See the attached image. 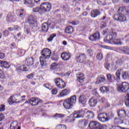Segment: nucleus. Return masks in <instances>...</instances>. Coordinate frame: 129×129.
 Listing matches in <instances>:
<instances>
[{"mask_svg": "<svg viewBox=\"0 0 129 129\" xmlns=\"http://www.w3.org/2000/svg\"><path fill=\"white\" fill-rule=\"evenodd\" d=\"M37 26V18H32L31 17H29L28 22L25 23V28L24 32L26 34L29 35V34H31V31L34 27Z\"/></svg>", "mask_w": 129, "mask_h": 129, "instance_id": "obj_1", "label": "nucleus"}, {"mask_svg": "<svg viewBox=\"0 0 129 129\" xmlns=\"http://www.w3.org/2000/svg\"><path fill=\"white\" fill-rule=\"evenodd\" d=\"M50 57H51V50L49 48L43 49L41 52V56L39 57L41 67L47 65L46 59H49Z\"/></svg>", "mask_w": 129, "mask_h": 129, "instance_id": "obj_2", "label": "nucleus"}, {"mask_svg": "<svg viewBox=\"0 0 129 129\" xmlns=\"http://www.w3.org/2000/svg\"><path fill=\"white\" fill-rule=\"evenodd\" d=\"M116 36H117V34L115 32V30L112 29L110 31V34L108 35L104 39V42H109L111 41L115 44L116 45H121V41L120 39H116Z\"/></svg>", "mask_w": 129, "mask_h": 129, "instance_id": "obj_3", "label": "nucleus"}, {"mask_svg": "<svg viewBox=\"0 0 129 129\" xmlns=\"http://www.w3.org/2000/svg\"><path fill=\"white\" fill-rule=\"evenodd\" d=\"M26 65L21 66L16 69L18 72L20 71H28L30 69V66H32L34 64V58L29 57L26 58L25 60Z\"/></svg>", "mask_w": 129, "mask_h": 129, "instance_id": "obj_4", "label": "nucleus"}, {"mask_svg": "<svg viewBox=\"0 0 129 129\" xmlns=\"http://www.w3.org/2000/svg\"><path fill=\"white\" fill-rule=\"evenodd\" d=\"M77 98L76 95H73L70 98L64 100L63 102V106L66 109H71V108L76 103Z\"/></svg>", "mask_w": 129, "mask_h": 129, "instance_id": "obj_5", "label": "nucleus"}, {"mask_svg": "<svg viewBox=\"0 0 129 129\" xmlns=\"http://www.w3.org/2000/svg\"><path fill=\"white\" fill-rule=\"evenodd\" d=\"M113 18L115 21L118 22H125L126 21V17L124 14H122V8L121 7L119 8L118 14L114 15Z\"/></svg>", "mask_w": 129, "mask_h": 129, "instance_id": "obj_6", "label": "nucleus"}, {"mask_svg": "<svg viewBox=\"0 0 129 129\" xmlns=\"http://www.w3.org/2000/svg\"><path fill=\"white\" fill-rule=\"evenodd\" d=\"M113 117V113L109 112L108 114L105 113H101L98 115V118L100 121L105 122L108 121L109 119Z\"/></svg>", "mask_w": 129, "mask_h": 129, "instance_id": "obj_7", "label": "nucleus"}, {"mask_svg": "<svg viewBox=\"0 0 129 129\" xmlns=\"http://www.w3.org/2000/svg\"><path fill=\"white\" fill-rule=\"evenodd\" d=\"M129 89V84L127 82H122L117 86V90L118 92L125 93Z\"/></svg>", "mask_w": 129, "mask_h": 129, "instance_id": "obj_8", "label": "nucleus"}, {"mask_svg": "<svg viewBox=\"0 0 129 129\" xmlns=\"http://www.w3.org/2000/svg\"><path fill=\"white\" fill-rule=\"evenodd\" d=\"M54 83L56 85L57 87L62 89L63 88H65L66 87V84L65 82L63 81L60 78H56L54 80Z\"/></svg>", "mask_w": 129, "mask_h": 129, "instance_id": "obj_9", "label": "nucleus"}, {"mask_svg": "<svg viewBox=\"0 0 129 129\" xmlns=\"http://www.w3.org/2000/svg\"><path fill=\"white\" fill-rule=\"evenodd\" d=\"M51 8H52L51 3L47 2L42 3L40 6V9L42 12H50Z\"/></svg>", "mask_w": 129, "mask_h": 129, "instance_id": "obj_10", "label": "nucleus"}, {"mask_svg": "<svg viewBox=\"0 0 129 129\" xmlns=\"http://www.w3.org/2000/svg\"><path fill=\"white\" fill-rule=\"evenodd\" d=\"M29 103L31 104V105H38V104H40V103H43V101L38 98H32L29 99Z\"/></svg>", "mask_w": 129, "mask_h": 129, "instance_id": "obj_11", "label": "nucleus"}, {"mask_svg": "<svg viewBox=\"0 0 129 129\" xmlns=\"http://www.w3.org/2000/svg\"><path fill=\"white\" fill-rule=\"evenodd\" d=\"M85 111L84 110H80L77 112H75L73 114L74 118H79L80 117H83L84 116V114Z\"/></svg>", "mask_w": 129, "mask_h": 129, "instance_id": "obj_12", "label": "nucleus"}, {"mask_svg": "<svg viewBox=\"0 0 129 129\" xmlns=\"http://www.w3.org/2000/svg\"><path fill=\"white\" fill-rule=\"evenodd\" d=\"M51 25H53V23H50L48 25L47 23H44L42 25L41 31L42 32H44V33H46L48 32V30H49V27Z\"/></svg>", "mask_w": 129, "mask_h": 129, "instance_id": "obj_13", "label": "nucleus"}, {"mask_svg": "<svg viewBox=\"0 0 129 129\" xmlns=\"http://www.w3.org/2000/svg\"><path fill=\"white\" fill-rule=\"evenodd\" d=\"M117 113L118 116L121 120H122V119L125 117V115H126V112H125V110L123 109L119 110Z\"/></svg>", "mask_w": 129, "mask_h": 129, "instance_id": "obj_14", "label": "nucleus"}, {"mask_svg": "<svg viewBox=\"0 0 129 129\" xmlns=\"http://www.w3.org/2000/svg\"><path fill=\"white\" fill-rule=\"evenodd\" d=\"M77 61L78 62H80V63H83V62L85 61V59H86V57L85 56V54L84 53H82L80 54L78 56L76 57Z\"/></svg>", "mask_w": 129, "mask_h": 129, "instance_id": "obj_15", "label": "nucleus"}, {"mask_svg": "<svg viewBox=\"0 0 129 129\" xmlns=\"http://www.w3.org/2000/svg\"><path fill=\"white\" fill-rule=\"evenodd\" d=\"M61 57L62 60L64 61H67L71 58V54L70 53H66V52H62L61 54Z\"/></svg>", "mask_w": 129, "mask_h": 129, "instance_id": "obj_16", "label": "nucleus"}, {"mask_svg": "<svg viewBox=\"0 0 129 129\" xmlns=\"http://www.w3.org/2000/svg\"><path fill=\"white\" fill-rule=\"evenodd\" d=\"M97 103V99H94V98L92 97L89 100V104L91 107H94Z\"/></svg>", "mask_w": 129, "mask_h": 129, "instance_id": "obj_17", "label": "nucleus"}, {"mask_svg": "<svg viewBox=\"0 0 129 129\" xmlns=\"http://www.w3.org/2000/svg\"><path fill=\"white\" fill-rule=\"evenodd\" d=\"M89 127L90 129H97V122L93 121L89 124Z\"/></svg>", "mask_w": 129, "mask_h": 129, "instance_id": "obj_18", "label": "nucleus"}, {"mask_svg": "<svg viewBox=\"0 0 129 129\" xmlns=\"http://www.w3.org/2000/svg\"><path fill=\"white\" fill-rule=\"evenodd\" d=\"M87 101V99H86V96L85 95H81L79 97V102L82 104H85Z\"/></svg>", "mask_w": 129, "mask_h": 129, "instance_id": "obj_19", "label": "nucleus"}, {"mask_svg": "<svg viewBox=\"0 0 129 129\" xmlns=\"http://www.w3.org/2000/svg\"><path fill=\"white\" fill-rule=\"evenodd\" d=\"M120 51L122 52L124 54L126 55H129V47L128 46H123L120 49Z\"/></svg>", "mask_w": 129, "mask_h": 129, "instance_id": "obj_20", "label": "nucleus"}, {"mask_svg": "<svg viewBox=\"0 0 129 129\" xmlns=\"http://www.w3.org/2000/svg\"><path fill=\"white\" fill-rule=\"evenodd\" d=\"M86 116V117H88V118H93V116H94V113L93 112L88 111L87 112L84 113V116Z\"/></svg>", "mask_w": 129, "mask_h": 129, "instance_id": "obj_21", "label": "nucleus"}, {"mask_svg": "<svg viewBox=\"0 0 129 129\" xmlns=\"http://www.w3.org/2000/svg\"><path fill=\"white\" fill-rule=\"evenodd\" d=\"M69 93H70V90L67 89H64L60 93L59 95L61 97L66 96V95H68Z\"/></svg>", "mask_w": 129, "mask_h": 129, "instance_id": "obj_22", "label": "nucleus"}, {"mask_svg": "<svg viewBox=\"0 0 129 129\" xmlns=\"http://www.w3.org/2000/svg\"><path fill=\"white\" fill-rule=\"evenodd\" d=\"M122 71V70H121V69H118V70H117V71L115 73V75L117 78V82H119L120 81V74L121 73Z\"/></svg>", "mask_w": 129, "mask_h": 129, "instance_id": "obj_23", "label": "nucleus"}, {"mask_svg": "<svg viewBox=\"0 0 129 129\" xmlns=\"http://www.w3.org/2000/svg\"><path fill=\"white\" fill-rule=\"evenodd\" d=\"M125 58H126L125 56H122L120 59L116 61V63L119 66L122 65L124 63V61H125Z\"/></svg>", "mask_w": 129, "mask_h": 129, "instance_id": "obj_24", "label": "nucleus"}, {"mask_svg": "<svg viewBox=\"0 0 129 129\" xmlns=\"http://www.w3.org/2000/svg\"><path fill=\"white\" fill-rule=\"evenodd\" d=\"M77 81L78 82H82V81L84 80V75L82 74H79L77 75Z\"/></svg>", "mask_w": 129, "mask_h": 129, "instance_id": "obj_25", "label": "nucleus"}, {"mask_svg": "<svg viewBox=\"0 0 129 129\" xmlns=\"http://www.w3.org/2000/svg\"><path fill=\"white\" fill-rule=\"evenodd\" d=\"M122 78L125 80L126 79H129V72H123L122 73Z\"/></svg>", "mask_w": 129, "mask_h": 129, "instance_id": "obj_26", "label": "nucleus"}, {"mask_svg": "<svg viewBox=\"0 0 129 129\" xmlns=\"http://www.w3.org/2000/svg\"><path fill=\"white\" fill-rule=\"evenodd\" d=\"M98 80L99 83H103L106 80L105 77L104 75H101L98 77Z\"/></svg>", "mask_w": 129, "mask_h": 129, "instance_id": "obj_27", "label": "nucleus"}, {"mask_svg": "<svg viewBox=\"0 0 129 129\" xmlns=\"http://www.w3.org/2000/svg\"><path fill=\"white\" fill-rule=\"evenodd\" d=\"M65 32L67 34H72V33H73V27L71 26H69L66 28Z\"/></svg>", "mask_w": 129, "mask_h": 129, "instance_id": "obj_28", "label": "nucleus"}, {"mask_svg": "<svg viewBox=\"0 0 129 129\" xmlns=\"http://www.w3.org/2000/svg\"><path fill=\"white\" fill-rule=\"evenodd\" d=\"M16 101L17 99H16V97H15V96H14L10 97V99L8 100L9 104H13V103H16Z\"/></svg>", "mask_w": 129, "mask_h": 129, "instance_id": "obj_29", "label": "nucleus"}, {"mask_svg": "<svg viewBox=\"0 0 129 129\" xmlns=\"http://www.w3.org/2000/svg\"><path fill=\"white\" fill-rule=\"evenodd\" d=\"M89 39L90 41H96L97 40V34L95 33L93 35H91Z\"/></svg>", "mask_w": 129, "mask_h": 129, "instance_id": "obj_30", "label": "nucleus"}, {"mask_svg": "<svg viewBox=\"0 0 129 129\" xmlns=\"http://www.w3.org/2000/svg\"><path fill=\"white\" fill-rule=\"evenodd\" d=\"M53 117H54V118H63V117H65V114L56 113L53 116Z\"/></svg>", "mask_w": 129, "mask_h": 129, "instance_id": "obj_31", "label": "nucleus"}, {"mask_svg": "<svg viewBox=\"0 0 129 129\" xmlns=\"http://www.w3.org/2000/svg\"><path fill=\"white\" fill-rule=\"evenodd\" d=\"M100 90L101 92H109V87H102L100 88Z\"/></svg>", "mask_w": 129, "mask_h": 129, "instance_id": "obj_32", "label": "nucleus"}, {"mask_svg": "<svg viewBox=\"0 0 129 129\" xmlns=\"http://www.w3.org/2000/svg\"><path fill=\"white\" fill-rule=\"evenodd\" d=\"M79 124L81 125H83V126H87V124H88V121L86 120H82L80 121Z\"/></svg>", "mask_w": 129, "mask_h": 129, "instance_id": "obj_33", "label": "nucleus"}, {"mask_svg": "<svg viewBox=\"0 0 129 129\" xmlns=\"http://www.w3.org/2000/svg\"><path fill=\"white\" fill-rule=\"evenodd\" d=\"M17 126H18V122L16 121H13L11 123L10 125L11 129H16L17 128Z\"/></svg>", "mask_w": 129, "mask_h": 129, "instance_id": "obj_34", "label": "nucleus"}, {"mask_svg": "<svg viewBox=\"0 0 129 129\" xmlns=\"http://www.w3.org/2000/svg\"><path fill=\"white\" fill-rule=\"evenodd\" d=\"M1 67H4V68L9 67V63L6 61H1Z\"/></svg>", "mask_w": 129, "mask_h": 129, "instance_id": "obj_35", "label": "nucleus"}, {"mask_svg": "<svg viewBox=\"0 0 129 129\" xmlns=\"http://www.w3.org/2000/svg\"><path fill=\"white\" fill-rule=\"evenodd\" d=\"M124 102L126 106H129V94H127L125 97Z\"/></svg>", "mask_w": 129, "mask_h": 129, "instance_id": "obj_36", "label": "nucleus"}, {"mask_svg": "<svg viewBox=\"0 0 129 129\" xmlns=\"http://www.w3.org/2000/svg\"><path fill=\"white\" fill-rule=\"evenodd\" d=\"M24 4L26 6H32L33 0H24Z\"/></svg>", "mask_w": 129, "mask_h": 129, "instance_id": "obj_37", "label": "nucleus"}, {"mask_svg": "<svg viewBox=\"0 0 129 129\" xmlns=\"http://www.w3.org/2000/svg\"><path fill=\"white\" fill-rule=\"evenodd\" d=\"M91 16L92 18L97 17V10L92 11L91 12Z\"/></svg>", "mask_w": 129, "mask_h": 129, "instance_id": "obj_38", "label": "nucleus"}, {"mask_svg": "<svg viewBox=\"0 0 129 129\" xmlns=\"http://www.w3.org/2000/svg\"><path fill=\"white\" fill-rule=\"evenodd\" d=\"M55 37H56V34H50L49 38L47 39L48 42H52Z\"/></svg>", "mask_w": 129, "mask_h": 129, "instance_id": "obj_39", "label": "nucleus"}, {"mask_svg": "<svg viewBox=\"0 0 129 129\" xmlns=\"http://www.w3.org/2000/svg\"><path fill=\"white\" fill-rule=\"evenodd\" d=\"M107 78L109 82H112V76H111V74H107Z\"/></svg>", "mask_w": 129, "mask_h": 129, "instance_id": "obj_40", "label": "nucleus"}, {"mask_svg": "<svg viewBox=\"0 0 129 129\" xmlns=\"http://www.w3.org/2000/svg\"><path fill=\"white\" fill-rule=\"evenodd\" d=\"M32 11L33 13H39V11H41V7H35L33 8Z\"/></svg>", "mask_w": 129, "mask_h": 129, "instance_id": "obj_41", "label": "nucleus"}, {"mask_svg": "<svg viewBox=\"0 0 129 129\" xmlns=\"http://www.w3.org/2000/svg\"><path fill=\"white\" fill-rule=\"evenodd\" d=\"M58 129H66V126L63 124H58L56 126Z\"/></svg>", "mask_w": 129, "mask_h": 129, "instance_id": "obj_42", "label": "nucleus"}, {"mask_svg": "<svg viewBox=\"0 0 129 129\" xmlns=\"http://www.w3.org/2000/svg\"><path fill=\"white\" fill-rule=\"evenodd\" d=\"M24 10L20 9L19 10L20 13L18 14V16L20 18H23V16H24Z\"/></svg>", "mask_w": 129, "mask_h": 129, "instance_id": "obj_43", "label": "nucleus"}, {"mask_svg": "<svg viewBox=\"0 0 129 129\" xmlns=\"http://www.w3.org/2000/svg\"><path fill=\"white\" fill-rule=\"evenodd\" d=\"M57 63L54 62L51 65V67L50 69H52L53 70H55V69H56L57 68Z\"/></svg>", "mask_w": 129, "mask_h": 129, "instance_id": "obj_44", "label": "nucleus"}, {"mask_svg": "<svg viewBox=\"0 0 129 129\" xmlns=\"http://www.w3.org/2000/svg\"><path fill=\"white\" fill-rule=\"evenodd\" d=\"M7 20L9 22H12L14 20V16L13 15H8L7 16Z\"/></svg>", "mask_w": 129, "mask_h": 129, "instance_id": "obj_45", "label": "nucleus"}, {"mask_svg": "<svg viewBox=\"0 0 129 129\" xmlns=\"http://www.w3.org/2000/svg\"><path fill=\"white\" fill-rule=\"evenodd\" d=\"M102 58H103V55H102V54L100 53H98L97 54L98 60H102Z\"/></svg>", "mask_w": 129, "mask_h": 129, "instance_id": "obj_46", "label": "nucleus"}, {"mask_svg": "<svg viewBox=\"0 0 129 129\" xmlns=\"http://www.w3.org/2000/svg\"><path fill=\"white\" fill-rule=\"evenodd\" d=\"M104 66L105 68H106L107 70H109V69H110V64H109V63L105 62Z\"/></svg>", "mask_w": 129, "mask_h": 129, "instance_id": "obj_47", "label": "nucleus"}, {"mask_svg": "<svg viewBox=\"0 0 129 129\" xmlns=\"http://www.w3.org/2000/svg\"><path fill=\"white\" fill-rule=\"evenodd\" d=\"M98 102H101V103H104L105 102V98H101V99L98 98Z\"/></svg>", "mask_w": 129, "mask_h": 129, "instance_id": "obj_48", "label": "nucleus"}, {"mask_svg": "<svg viewBox=\"0 0 129 129\" xmlns=\"http://www.w3.org/2000/svg\"><path fill=\"white\" fill-rule=\"evenodd\" d=\"M87 53L88 55H89V56H91L92 55H93V52H92V50L91 49H88Z\"/></svg>", "mask_w": 129, "mask_h": 129, "instance_id": "obj_49", "label": "nucleus"}, {"mask_svg": "<svg viewBox=\"0 0 129 129\" xmlns=\"http://www.w3.org/2000/svg\"><path fill=\"white\" fill-rule=\"evenodd\" d=\"M14 30L16 31H21L22 30V28L20 26L16 25L14 26Z\"/></svg>", "mask_w": 129, "mask_h": 129, "instance_id": "obj_50", "label": "nucleus"}, {"mask_svg": "<svg viewBox=\"0 0 129 129\" xmlns=\"http://www.w3.org/2000/svg\"><path fill=\"white\" fill-rule=\"evenodd\" d=\"M27 78H28V79H33L34 78L33 74H30L27 76Z\"/></svg>", "mask_w": 129, "mask_h": 129, "instance_id": "obj_51", "label": "nucleus"}, {"mask_svg": "<svg viewBox=\"0 0 129 129\" xmlns=\"http://www.w3.org/2000/svg\"><path fill=\"white\" fill-rule=\"evenodd\" d=\"M9 34L10 32H9L8 30H5L4 31V36H5V37H8V36H9Z\"/></svg>", "mask_w": 129, "mask_h": 129, "instance_id": "obj_52", "label": "nucleus"}, {"mask_svg": "<svg viewBox=\"0 0 129 129\" xmlns=\"http://www.w3.org/2000/svg\"><path fill=\"white\" fill-rule=\"evenodd\" d=\"M52 94L54 95L57 94L58 91L57 90V89H53L51 91Z\"/></svg>", "mask_w": 129, "mask_h": 129, "instance_id": "obj_53", "label": "nucleus"}, {"mask_svg": "<svg viewBox=\"0 0 129 129\" xmlns=\"http://www.w3.org/2000/svg\"><path fill=\"white\" fill-rule=\"evenodd\" d=\"M6 109L5 108V105H0V111H4Z\"/></svg>", "mask_w": 129, "mask_h": 129, "instance_id": "obj_54", "label": "nucleus"}, {"mask_svg": "<svg viewBox=\"0 0 129 129\" xmlns=\"http://www.w3.org/2000/svg\"><path fill=\"white\" fill-rule=\"evenodd\" d=\"M0 78L1 79H6V76H5V74H4V73H0Z\"/></svg>", "mask_w": 129, "mask_h": 129, "instance_id": "obj_55", "label": "nucleus"}, {"mask_svg": "<svg viewBox=\"0 0 129 129\" xmlns=\"http://www.w3.org/2000/svg\"><path fill=\"white\" fill-rule=\"evenodd\" d=\"M5 118V115L3 113H0V121H2V120H4V119Z\"/></svg>", "mask_w": 129, "mask_h": 129, "instance_id": "obj_56", "label": "nucleus"}, {"mask_svg": "<svg viewBox=\"0 0 129 129\" xmlns=\"http://www.w3.org/2000/svg\"><path fill=\"white\" fill-rule=\"evenodd\" d=\"M71 24H72V25H74V26H76V25H78V24H79V21H73L72 22H71Z\"/></svg>", "mask_w": 129, "mask_h": 129, "instance_id": "obj_57", "label": "nucleus"}, {"mask_svg": "<svg viewBox=\"0 0 129 129\" xmlns=\"http://www.w3.org/2000/svg\"><path fill=\"white\" fill-rule=\"evenodd\" d=\"M5 57V53L3 52H0V59H4Z\"/></svg>", "mask_w": 129, "mask_h": 129, "instance_id": "obj_58", "label": "nucleus"}, {"mask_svg": "<svg viewBox=\"0 0 129 129\" xmlns=\"http://www.w3.org/2000/svg\"><path fill=\"white\" fill-rule=\"evenodd\" d=\"M106 58H112V53H107L106 55Z\"/></svg>", "mask_w": 129, "mask_h": 129, "instance_id": "obj_59", "label": "nucleus"}, {"mask_svg": "<svg viewBox=\"0 0 129 129\" xmlns=\"http://www.w3.org/2000/svg\"><path fill=\"white\" fill-rule=\"evenodd\" d=\"M106 27V24L104 22H102L101 23V28H105Z\"/></svg>", "mask_w": 129, "mask_h": 129, "instance_id": "obj_60", "label": "nucleus"}, {"mask_svg": "<svg viewBox=\"0 0 129 129\" xmlns=\"http://www.w3.org/2000/svg\"><path fill=\"white\" fill-rule=\"evenodd\" d=\"M74 120H75V119L73 118V117H70L69 119H68V121L69 122H71L72 121H74Z\"/></svg>", "mask_w": 129, "mask_h": 129, "instance_id": "obj_61", "label": "nucleus"}, {"mask_svg": "<svg viewBox=\"0 0 129 129\" xmlns=\"http://www.w3.org/2000/svg\"><path fill=\"white\" fill-rule=\"evenodd\" d=\"M99 127H98V129H103V125H100L99 123H97Z\"/></svg>", "mask_w": 129, "mask_h": 129, "instance_id": "obj_62", "label": "nucleus"}, {"mask_svg": "<svg viewBox=\"0 0 129 129\" xmlns=\"http://www.w3.org/2000/svg\"><path fill=\"white\" fill-rule=\"evenodd\" d=\"M119 126H112L110 129H120Z\"/></svg>", "mask_w": 129, "mask_h": 129, "instance_id": "obj_63", "label": "nucleus"}, {"mask_svg": "<svg viewBox=\"0 0 129 129\" xmlns=\"http://www.w3.org/2000/svg\"><path fill=\"white\" fill-rule=\"evenodd\" d=\"M108 32V29H105L104 30H103L102 34L103 35H106V34H107Z\"/></svg>", "mask_w": 129, "mask_h": 129, "instance_id": "obj_64", "label": "nucleus"}]
</instances>
